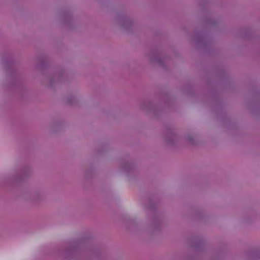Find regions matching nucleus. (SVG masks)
Listing matches in <instances>:
<instances>
[{"label":"nucleus","mask_w":260,"mask_h":260,"mask_svg":"<svg viewBox=\"0 0 260 260\" xmlns=\"http://www.w3.org/2000/svg\"><path fill=\"white\" fill-rule=\"evenodd\" d=\"M151 103L150 102H146L142 106L144 110H151Z\"/></svg>","instance_id":"f257e3e1"},{"label":"nucleus","mask_w":260,"mask_h":260,"mask_svg":"<svg viewBox=\"0 0 260 260\" xmlns=\"http://www.w3.org/2000/svg\"><path fill=\"white\" fill-rule=\"evenodd\" d=\"M175 137L174 134L172 132H170L167 136V139L168 141L171 142L174 140Z\"/></svg>","instance_id":"f03ea898"},{"label":"nucleus","mask_w":260,"mask_h":260,"mask_svg":"<svg viewBox=\"0 0 260 260\" xmlns=\"http://www.w3.org/2000/svg\"><path fill=\"white\" fill-rule=\"evenodd\" d=\"M152 61H156L158 62H160V59L159 56H156L153 59H152Z\"/></svg>","instance_id":"7ed1b4c3"},{"label":"nucleus","mask_w":260,"mask_h":260,"mask_svg":"<svg viewBox=\"0 0 260 260\" xmlns=\"http://www.w3.org/2000/svg\"><path fill=\"white\" fill-rule=\"evenodd\" d=\"M187 140L188 141L190 142V143H192L193 142V139L192 137H189L187 138Z\"/></svg>","instance_id":"20e7f679"},{"label":"nucleus","mask_w":260,"mask_h":260,"mask_svg":"<svg viewBox=\"0 0 260 260\" xmlns=\"http://www.w3.org/2000/svg\"><path fill=\"white\" fill-rule=\"evenodd\" d=\"M56 77H53V79L51 81V84L53 83V82H54L53 80H54L55 78L56 79Z\"/></svg>","instance_id":"39448f33"},{"label":"nucleus","mask_w":260,"mask_h":260,"mask_svg":"<svg viewBox=\"0 0 260 260\" xmlns=\"http://www.w3.org/2000/svg\"><path fill=\"white\" fill-rule=\"evenodd\" d=\"M123 169H124V170L128 169V168H127V167L126 166H123Z\"/></svg>","instance_id":"423d86ee"}]
</instances>
